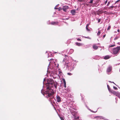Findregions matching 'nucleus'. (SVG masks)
Returning <instances> with one entry per match:
<instances>
[{
    "label": "nucleus",
    "mask_w": 120,
    "mask_h": 120,
    "mask_svg": "<svg viewBox=\"0 0 120 120\" xmlns=\"http://www.w3.org/2000/svg\"><path fill=\"white\" fill-rule=\"evenodd\" d=\"M105 36H106L105 34L104 35V36H103V38H104L105 37Z\"/></svg>",
    "instance_id": "35"
},
{
    "label": "nucleus",
    "mask_w": 120,
    "mask_h": 120,
    "mask_svg": "<svg viewBox=\"0 0 120 120\" xmlns=\"http://www.w3.org/2000/svg\"><path fill=\"white\" fill-rule=\"evenodd\" d=\"M119 45H120V43H118Z\"/></svg>",
    "instance_id": "41"
},
{
    "label": "nucleus",
    "mask_w": 120,
    "mask_h": 120,
    "mask_svg": "<svg viewBox=\"0 0 120 120\" xmlns=\"http://www.w3.org/2000/svg\"><path fill=\"white\" fill-rule=\"evenodd\" d=\"M112 70V66H109L108 67L107 69L106 72L107 73H109L111 72Z\"/></svg>",
    "instance_id": "5"
},
{
    "label": "nucleus",
    "mask_w": 120,
    "mask_h": 120,
    "mask_svg": "<svg viewBox=\"0 0 120 120\" xmlns=\"http://www.w3.org/2000/svg\"><path fill=\"white\" fill-rule=\"evenodd\" d=\"M98 47L96 45H94L93 46V48L95 50H97L98 48Z\"/></svg>",
    "instance_id": "9"
},
{
    "label": "nucleus",
    "mask_w": 120,
    "mask_h": 120,
    "mask_svg": "<svg viewBox=\"0 0 120 120\" xmlns=\"http://www.w3.org/2000/svg\"><path fill=\"white\" fill-rule=\"evenodd\" d=\"M50 24L53 25H58V22H51Z\"/></svg>",
    "instance_id": "8"
},
{
    "label": "nucleus",
    "mask_w": 120,
    "mask_h": 120,
    "mask_svg": "<svg viewBox=\"0 0 120 120\" xmlns=\"http://www.w3.org/2000/svg\"><path fill=\"white\" fill-rule=\"evenodd\" d=\"M61 10H63L64 11H66V8H61Z\"/></svg>",
    "instance_id": "17"
},
{
    "label": "nucleus",
    "mask_w": 120,
    "mask_h": 120,
    "mask_svg": "<svg viewBox=\"0 0 120 120\" xmlns=\"http://www.w3.org/2000/svg\"><path fill=\"white\" fill-rule=\"evenodd\" d=\"M84 0H78L80 2H82Z\"/></svg>",
    "instance_id": "33"
},
{
    "label": "nucleus",
    "mask_w": 120,
    "mask_h": 120,
    "mask_svg": "<svg viewBox=\"0 0 120 120\" xmlns=\"http://www.w3.org/2000/svg\"><path fill=\"white\" fill-rule=\"evenodd\" d=\"M85 38H89V37H85Z\"/></svg>",
    "instance_id": "38"
},
{
    "label": "nucleus",
    "mask_w": 120,
    "mask_h": 120,
    "mask_svg": "<svg viewBox=\"0 0 120 120\" xmlns=\"http://www.w3.org/2000/svg\"><path fill=\"white\" fill-rule=\"evenodd\" d=\"M119 71H120V69H119Z\"/></svg>",
    "instance_id": "42"
},
{
    "label": "nucleus",
    "mask_w": 120,
    "mask_h": 120,
    "mask_svg": "<svg viewBox=\"0 0 120 120\" xmlns=\"http://www.w3.org/2000/svg\"><path fill=\"white\" fill-rule=\"evenodd\" d=\"M108 2V0H106L105 3V4H106Z\"/></svg>",
    "instance_id": "30"
},
{
    "label": "nucleus",
    "mask_w": 120,
    "mask_h": 120,
    "mask_svg": "<svg viewBox=\"0 0 120 120\" xmlns=\"http://www.w3.org/2000/svg\"><path fill=\"white\" fill-rule=\"evenodd\" d=\"M117 31L118 32H120V30L119 29H118V30H117Z\"/></svg>",
    "instance_id": "36"
},
{
    "label": "nucleus",
    "mask_w": 120,
    "mask_h": 120,
    "mask_svg": "<svg viewBox=\"0 0 120 120\" xmlns=\"http://www.w3.org/2000/svg\"><path fill=\"white\" fill-rule=\"evenodd\" d=\"M94 118L96 119L97 120H100L101 119H104V117L101 116H95L94 117Z\"/></svg>",
    "instance_id": "4"
},
{
    "label": "nucleus",
    "mask_w": 120,
    "mask_h": 120,
    "mask_svg": "<svg viewBox=\"0 0 120 120\" xmlns=\"http://www.w3.org/2000/svg\"><path fill=\"white\" fill-rule=\"evenodd\" d=\"M56 100L58 102H60L61 101L60 97L58 95H57L56 96Z\"/></svg>",
    "instance_id": "6"
},
{
    "label": "nucleus",
    "mask_w": 120,
    "mask_h": 120,
    "mask_svg": "<svg viewBox=\"0 0 120 120\" xmlns=\"http://www.w3.org/2000/svg\"><path fill=\"white\" fill-rule=\"evenodd\" d=\"M63 82L64 83V87L65 88L66 87V82L65 81V79H63Z\"/></svg>",
    "instance_id": "11"
},
{
    "label": "nucleus",
    "mask_w": 120,
    "mask_h": 120,
    "mask_svg": "<svg viewBox=\"0 0 120 120\" xmlns=\"http://www.w3.org/2000/svg\"><path fill=\"white\" fill-rule=\"evenodd\" d=\"M114 6H111L109 7V9H110L111 8H114Z\"/></svg>",
    "instance_id": "23"
},
{
    "label": "nucleus",
    "mask_w": 120,
    "mask_h": 120,
    "mask_svg": "<svg viewBox=\"0 0 120 120\" xmlns=\"http://www.w3.org/2000/svg\"><path fill=\"white\" fill-rule=\"evenodd\" d=\"M113 87L114 88L115 90H117L118 89L116 87L114 86Z\"/></svg>",
    "instance_id": "26"
},
{
    "label": "nucleus",
    "mask_w": 120,
    "mask_h": 120,
    "mask_svg": "<svg viewBox=\"0 0 120 120\" xmlns=\"http://www.w3.org/2000/svg\"><path fill=\"white\" fill-rule=\"evenodd\" d=\"M47 82L46 83V90H45V92L43 94L45 97L47 98H49L50 101L54 98L53 95L54 92L52 88L54 86L56 89L57 87V84L56 82H55L52 79H49L47 81Z\"/></svg>",
    "instance_id": "1"
},
{
    "label": "nucleus",
    "mask_w": 120,
    "mask_h": 120,
    "mask_svg": "<svg viewBox=\"0 0 120 120\" xmlns=\"http://www.w3.org/2000/svg\"><path fill=\"white\" fill-rule=\"evenodd\" d=\"M112 83H113L114 84H115L114 83V82H112Z\"/></svg>",
    "instance_id": "39"
},
{
    "label": "nucleus",
    "mask_w": 120,
    "mask_h": 120,
    "mask_svg": "<svg viewBox=\"0 0 120 120\" xmlns=\"http://www.w3.org/2000/svg\"><path fill=\"white\" fill-rule=\"evenodd\" d=\"M107 87L108 89V90L109 91H110V88L109 87V86L108 85H107Z\"/></svg>",
    "instance_id": "15"
},
{
    "label": "nucleus",
    "mask_w": 120,
    "mask_h": 120,
    "mask_svg": "<svg viewBox=\"0 0 120 120\" xmlns=\"http://www.w3.org/2000/svg\"><path fill=\"white\" fill-rule=\"evenodd\" d=\"M90 1L89 2V3L92 4L93 3V0H90Z\"/></svg>",
    "instance_id": "24"
},
{
    "label": "nucleus",
    "mask_w": 120,
    "mask_h": 120,
    "mask_svg": "<svg viewBox=\"0 0 120 120\" xmlns=\"http://www.w3.org/2000/svg\"><path fill=\"white\" fill-rule=\"evenodd\" d=\"M64 8H66V9H68V6H64L63 7Z\"/></svg>",
    "instance_id": "18"
},
{
    "label": "nucleus",
    "mask_w": 120,
    "mask_h": 120,
    "mask_svg": "<svg viewBox=\"0 0 120 120\" xmlns=\"http://www.w3.org/2000/svg\"><path fill=\"white\" fill-rule=\"evenodd\" d=\"M98 19V22H99L101 21V19Z\"/></svg>",
    "instance_id": "25"
},
{
    "label": "nucleus",
    "mask_w": 120,
    "mask_h": 120,
    "mask_svg": "<svg viewBox=\"0 0 120 120\" xmlns=\"http://www.w3.org/2000/svg\"><path fill=\"white\" fill-rule=\"evenodd\" d=\"M60 118L61 120H64L63 117H60Z\"/></svg>",
    "instance_id": "27"
},
{
    "label": "nucleus",
    "mask_w": 120,
    "mask_h": 120,
    "mask_svg": "<svg viewBox=\"0 0 120 120\" xmlns=\"http://www.w3.org/2000/svg\"><path fill=\"white\" fill-rule=\"evenodd\" d=\"M120 52V46L113 48L112 50V53L114 55H116L119 53Z\"/></svg>",
    "instance_id": "2"
},
{
    "label": "nucleus",
    "mask_w": 120,
    "mask_h": 120,
    "mask_svg": "<svg viewBox=\"0 0 120 120\" xmlns=\"http://www.w3.org/2000/svg\"><path fill=\"white\" fill-rule=\"evenodd\" d=\"M89 24H87L86 26V27H88L89 26Z\"/></svg>",
    "instance_id": "34"
},
{
    "label": "nucleus",
    "mask_w": 120,
    "mask_h": 120,
    "mask_svg": "<svg viewBox=\"0 0 120 120\" xmlns=\"http://www.w3.org/2000/svg\"><path fill=\"white\" fill-rule=\"evenodd\" d=\"M77 40L78 41H81V40L79 38H78L77 39Z\"/></svg>",
    "instance_id": "28"
},
{
    "label": "nucleus",
    "mask_w": 120,
    "mask_h": 120,
    "mask_svg": "<svg viewBox=\"0 0 120 120\" xmlns=\"http://www.w3.org/2000/svg\"><path fill=\"white\" fill-rule=\"evenodd\" d=\"M120 1V0H117V1L116 2H115V3H116L118 2H119V1Z\"/></svg>",
    "instance_id": "32"
},
{
    "label": "nucleus",
    "mask_w": 120,
    "mask_h": 120,
    "mask_svg": "<svg viewBox=\"0 0 120 120\" xmlns=\"http://www.w3.org/2000/svg\"><path fill=\"white\" fill-rule=\"evenodd\" d=\"M103 12V11L101 10H99L96 11V13L98 15H99L100 14H102Z\"/></svg>",
    "instance_id": "7"
},
{
    "label": "nucleus",
    "mask_w": 120,
    "mask_h": 120,
    "mask_svg": "<svg viewBox=\"0 0 120 120\" xmlns=\"http://www.w3.org/2000/svg\"><path fill=\"white\" fill-rule=\"evenodd\" d=\"M86 29L88 31H90V30L88 29V27H86Z\"/></svg>",
    "instance_id": "22"
},
{
    "label": "nucleus",
    "mask_w": 120,
    "mask_h": 120,
    "mask_svg": "<svg viewBox=\"0 0 120 120\" xmlns=\"http://www.w3.org/2000/svg\"><path fill=\"white\" fill-rule=\"evenodd\" d=\"M115 46V45H113L109 46V48L112 47H113Z\"/></svg>",
    "instance_id": "14"
},
{
    "label": "nucleus",
    "mask_w": 120,
    "mask_h": 120,
    "mask_svg": "<svg viewBox=\"0 0 120 120\" xmlns=\"http://www.w3.org/2000/svg\"><path fill=\"white\" fill-rule=\"evenodd\" d=\"M110 3V2H109L108 3L107 5V6H108Z\"/></svg>",
    "instance_id": "29"
},
{
    "label": "nucleus",
    "mask_w": 120,
    "mask_h": 120,
    "mask_svg": "<svg viewBox=\"0 0 120 120\" xmlns=\"http://www.w3.org/2000/svg\"><path fill=\"white\" fill-rule=\"evenodd\" d=\"M100 33H101L100 31L99 30L97 34V35H99L100 34Z\"/></svg>",
    "instance_id": "16"
},
{
    "label": "nucleus",
    "mask_w": 120,
    "mask_h": 120,
    "mask_svg": "<svg viewBox=\"0 0 120 120\" xmlns=\"http://www.w3.org/2000/svg\"><path fill=\"white\" fill-rule=\"evenodd\" d=\"M71 12L72 15H74L75 13V10H72L71 11Z\"/></svg>",
    "instance_id": "12"
},
{
    "label": "nucleus",
    "mask_w": 120,
    "mask_h": 120,
    "mask_svg": "<svg viewBox=\"0 0 120 120\" xmlns=\"http://www.w3.org/2000/svg\"><path fill=\"white\" fill-rule=\"evenodd\" d=\"M55 8V9H58V8Z\"/></svg>",
    "instance_id": "37"
},
{
    "label": "nucleus",
    "mask_w": 120,
    "mask_h": 120,
    "mask_svg": "<svg viewBox=\"0 0 120 120\" xmlns=\"http://www.w3.org/2000/svg\"><path fill=\"white\" fill-rule=\"evenodd\" d=\"M57 52H55V53H57Z\"/></svg>",
    "instance_id": "43"
},
{
    "label": "nucleus",
    "mask_w": 120,
    "mask_h": 120,
    "mask_svg": "<svg viewBox=\"0 0 120 120\" xmlns=\"http://www.w3.org/2000/svg\"><path fill=\"white\" fill-rule=\"evenodd\" d=\"M119 38V37H116L114 39V40H116L117 39H118Z\"/></svg>",
    "instance_id": "19"
},
{
    "label": "nucleus",
    "mask_w": 120,
    "mask_h": 120,
    "mask_svg": "<svg viewBox=\"0 0 120 120\" xmlns=\"http://www.w3.org/2000/svg\"><path fill=\"white\" fill-rule=\"evenodd\" d=\"M111 28V26H109L107 28V30H109L110 28Z\"/></svg>",
    "instance_id": "20"
},
{
    "label": "nucleus",
    "mask_w": 120,
    "mask_h": 120,
    "mask_svg": "<svg viewBox=\"0 0 120 120\" xmlns=\"http://www.w3.org/2000/svg\"><path fill=\"white\" fill-rule=\"evenodd\" d=\"M67 74L68 75H72V74L70 73H68Z\"/></svg>",
    "instance_id": "21"
},
{
    "label": "nucleus",
    "mask_w": 120,
    "mask_h": 120,
    "mask_svg": "<svg viewBox=\"0 0 120 120\" xmlns=\"http://www.w3.org/2000/svg\"><path fill=\"white\" fill-rule=\"evenodd\" d=\"M112 93L114 95H115L116 96L120 98V93L119 92H116L115 91H114L112 92Z\"/></svg>",
    "instance_id": "3"
},
{
    "label": "nucleus",
    "mask_w": 120,
    "mask_h": 120,
    "mask_svg": "<svg viewBox=\"0 0 120 120\" xmlns=\"http://www.w3.org/2000/svg\"><path fill=\"white\" fill-rule=\"evenodd\" d=\"M75 44L79 46H80L82 45V44L76 42L75 43Z\"/></svg>",
    "instance_id": "13"
},
{
    "label": "nucleus",
    "mask_w": 120,
    "mask_h": 120,
    "mask_svg": "<svg viewBox=\"0 0 120 120\" xmlns=\"http://www.w3.org/2000/svg\"><path fill=\"white\" fill-rule=\"evenodd\" d=\"M109 82H111V83H112V82H111V81H109Z\"/></svg>",
    "instance_id": "40"
},
{
    "label": "nucleus",
    "mask_w": 120,
    "mask_h": 120,
    "mask_svg": "<svg viewBox=\"0 0 120 120\" xmlns=\"http://www.w3.org/2000/svg\"><path fill=\"white\" fill-rule=\"evenodd\" d=\"M91 112H97V111H96L95 112H94V111H92V110H91L90 111Z\"/></svg>",
    "instance_id": "31"
},
{
    "label": "nucleus",
    "mask_w": 120,
    "mask_h": 120,
    "mask_svg": "<svg viewBox=\"0 0 120 120\" xmlns=\"http://www.w3.org/2000/svg\"><path fill=\"white\" fill-rule=\"evenodd\" d=\"M110 57L109 55H107L105 56L104 58V59L105 60H107L109 59Z\"/></svg>",
    "instance_id": "10"
}]
</instances>
